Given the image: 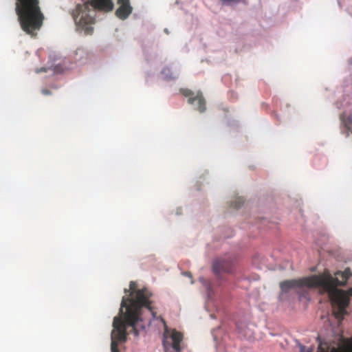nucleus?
Masks as SVG:
<instances>
[{
  "label": "nucleus",
  "instance_id": "nucleus-1",
  "mask_svg": "<svg viewBox=\"0 0 352 352\" xmlns=\"http://www.w3.org/2000/svg\"><path fill=\"white\" fill-rule=\"evenodd\" d=\"M124 292L129 294L122 297L119 316L113 318L111 342L113 340L118 344L125 342L128 334L136 337L146 333L153 320H160L165 325L164 320L157 317L152 309L150 298L153 294L147 288L136 289L135 282L131 281L129 289L125 288Z\"/></svg>",
  "mask_w": 352,
  "mask_h": 352
},
{
  "label": "nucleus",
  "instance_id": "nucleus-2",
  "mask_svg": "<svg viewBox=\"0 0 352 352\" xmlns=\"http://www.w3.org/2000/svg\"><path fill=\"white\" fill-rule=\"evenodd\" d=\"M281 302L289 301L296 296L300 301L310 300L309 289H317L320 294L326 295L333 309L335 318L341 321L346 314L347 298L342 290L333 288L322 275H311L301 279L287 280L280 283Z\"/></svg>",
  "mask_w": 352,
  "mask_h": 352
},
{
  "label": "nucleus",
  "instance_id": "nucleus-3",
  "mask_svg": "<svg viewBox=\"0 0 352 352\" xmlns=\"http://www.w3.org/2000/svg\"><path fill=\"white\" fill-rule=\"evenodd\" d=\"M113 6L112 0H89L77 4L72 11L76 30L86 35L91 34L94 31L92 25L96 22V10L110 11Z\"/></svg>",
  "mask_w": 352,
  "mask_h": 352
},
{
  "label": "nucleus",
  "instance_id": "nucleus-4",
  "mask_svg": "<svg viewBox=\"0 0 352 352\" xmlns=\"http://www.w3.org/2000/svg\"><path fill=\"white\" fill-rule=\"evenodd\" d=\"M235 258L231 255H224L212 261V272L217 280L224 281L223 274H230L233 272Z\"/></svg>",
  "mask_w": 352,
  "mask_h": 352
},
{
  "label": "nucleus",
  "instance_id": "nucleus-5",
  "mask_svg": "<svg viewBox=\"0 0 352 352\" xmlns=\"http://www.w3.org/2000/svg\"><path fill=\"white\" fill-rule=\"evenodd\" d=\"M48 66L41 67L39 69H36L35 72L39 74L41 72H47L52 71L54 75L60 74L65 70L72 69V66L69 61L66 58H61L58 57L55 54H51L49 56Z\"/></svg>",
  "mask_w": 352,
  "mask_h": 352
},
{
  "label": "nucleus",
  "instance_id": "nucleus-6",
  "mask_svg": "<svg viewBox=\"0 0 352 352\" xmlns=\"http://www.w3.org/2000/svg\"><path fill=\"white\" fill-rule=\"evenodd\" d=\"M182 335L175 330H169L165 325L162 344L164 352H180Z\"/></svg>",
  "mask_w": 352,
  "mask_h": 352
},
{
  "label": "nucleus",
  "instance_id": "nucleus-7",
  "mask_svg": "<svg viewBox=\"0 0 352 352\" xmlns=\"http://www.w3.org/2000/svg\"><path fill=\"white\" fill-rule=\"evenodd\" d=\"M15 11L17 15H43L38 0H16Z\"/></svg>",
  "mask_w": 352,
  "mask_h": 352
},
{
  "label": "nucleus",
  "instance_id": "nucleus-8",
  "mask_svg": "<svg viewBox=\"0 0 352 352\" xmlns=\"http://www.w3.org/2000/svg\"><path fill=\"white\" fill-rule=\"evenodd\" d=\"M180 92L186 98H188V103L192 104L195 109H197L201 113L206 110L205 100L200 91L194 93L189 89H181Z\"/></svg>",
  "mask_w": 352,
  "mask_h": 352
},
{
  "label": "nucleus",
  "instance_id": "nucleus-9",
  "mask_svg": "<svg viewBox=\"0 0 352 352\" xmlns=\"http://www.w3.org/2000/svg\"><path fill=\"white\" fill-rule=\"evenodd\" d=\"M351 276H352L351 270L350 268H346L344 272L340 270L337 271L334 276H331L330 274L323 276L326 280L329 282L333 288L338 289V286H344L346 285V280Z\"/></svg>",
  "mask_w": 352,
  "mask_h": 352
},
{
  "label": "nucleus",
  "instance_id": "nucleus-10",
  "mask_svg": "<svg viewBox=\"0 0 352 352\" xmlns=\"http://www.w3.org/2000/svg\"><path fill=\"white\" fill-rule=\"evenodd\" d=\"M256 210L252 209L251 214L247 219L248 224H255L257 225L258 229H264L265 226H267L271 221L268 219L267 217H264L262 215H257L254 214Z\"/></svg>",
  "mask_w": 352,
  "mask_h": 352
},
{
  "label": "nucleus",
  "instance_id": "nucleus-11",
  "mask_svg": "<svg viewBox=\"0 0 352 352\" xmlns=\"http://www.w3.org/2000/svg\"><path fill=\"white\" fill-rule=\"evenodd\" d=\"M118 3L120 6L116 11V16L120 19H126L133 10L129 0H118Z\"/></svg>",
  "mask_w": 352,
  "mask_h": 352
},
{
  "label": "nucleus",
  "instance_id": "nucleus-12",
  "mask_svg": "<svg viewBox=\"0 0 352 352\" xmlns=\"http://www.w3.org/2000/svg\"><path fill=\"white\" fill-rule=\"evenodd\" d=\"M340 120L342 124V133L346 134L348 137L350 132H352V116L351 113L346 111L343 112L340 115Z\"/></svg>",
  "mask_w": 352,
  "mask_h": 352
},
{
  "label": "nucleus",
  "instance_id": "nucleus-13",
  "mask_svg": "<svg viewBox=\"0 0 352 352\" xmlns=\"http://www.w3.org/2000/svg\"><path fill=\"white\" fill-rule=\"evenodd\" d=\"M162 78L166 82L175 80L179 76V71L176 68H173L172 65L164 67L161 72Z\"/></svg>",
  "mask_w": 352,
  "mask_h": 352
},
{
  "label": "nucleus",
  "instance_id": "nucleus-14",
  "mask_svg": "<svg viewBox=\"0 0 352 352\" xmlns=\"http://www.w3.org/2000/svg\"><path fill=\"white\" fill-rule=\"evenodd\" d=\"M235 325L240 336L243 337L245 339H250L253 337V331L245 322L237 321L236 322Z\"/></svg>",
  "mask_w": 352,
  "mask_h": 352
},
{
  "label": "nucleus",
  "instance_id": "nucleus-15",
  "mask_svg": "<svg viewBox=\"0 0 352 352\" xmlns=\"http://www.w3.org/2000/svg\"><path fill=\"white\" fill-rule=\"evenodd\" d=\"M214 342H215V346L217 347L218 344H219L221 340H224L226 334L222 329L221 326H219L217 328H214L211 331Z\"/></svg>",
  "mask_w": 352,
  "mask_h": 352
},
{
  "label": "nucleus",
  "instance_id": "nucleus-16",
  "mask_svg": "<svg viewBox=\"0 0 352 352\" xmlns=\"http://www.w3.org/2000/svg\"><path fill=\"white\" fill-rule=\"evenodd\" d=\"M199 280L201 283V285L205 287L207 292L208 298L209 300L211 299L212 295L214 294L212 284L209 280L206 279L204 277H199Z\"/></svg>",
  "mask_w": 352,
  "mask_h": 352
},
{
  "label": "nucleus",
  "instance_id": "nucleus-17",
  "mask_svg": "<svg viewBox=\"0 0 352 352\" xmlns=\"http://www.w3.org/2000/svg\"><path fill=\"white\" fill-rule=\"evenodd\" d=\"M229 208L231 211L240 209L244 204V200L242 197H237L231 200L229 203Z\"/></svg>",
  "mask_w": 352,
  "mask_h": 352
},
{
  "label": "nucleus",
  "instance_id": "nucleus-18",
  "mask_svg": "<svg viewBox=\"0 0 352 352\" xmlns=\"http://www.w3.org/2000/svg\"><path fill=\"white\" fill-rule=\"evenodd\" d=\"M223 6H235L243 0H219Z\"/></svg>",
  "mask_w": 352,
  "mask_h": 352
},
{
  "label": "nucleus",
  "instance_id": "nucleus-19",
  "mask_svg": "<svg viewBox=\"0 0 352 352\" xmlns=\"http://www.w3.org/2000/svg\"><path fill=\"white\" fill-rule=\"evenodd\" d=\"M142 47H143V52L145 55L146 60L148 63H149L152 60L153 58H156L157 55L155 53L148 54V51L146 49V47L144 45H143Z\"/></svg>",
  "mask_w": 352,
  "mask_h": 352
},
{
  "label": "nucleus",
  "instance_id": "nucleus-20",
  "mask_svg": "<svg viewBox=\"0 0 352 352\" xmlns=\"http://www.w3.org/2000/svg\"><path fill=\"white\" fill-rule=\"evenodd\" d=\"M297 346H298L300 352H311V349H307L305 345L302 344L298 340H296Z\"/></svg>",
  "mask_w": 352,
  "mask_h": 352
},
{
  "label": "nucleus",
  "instance_id": "nucleus-21",
  "mask_svg": "<svg viewBox=\"0 0 352 352\" xmlns=\"http://www.w3.org/2000/svg\"><path fill=\"white\" fill-rule=\"evenodd\" d=\"M118 346V344L116 341L113 340V342L111 343V352H120Z\"/></svg>",
  "mask_w": 352,
  "mask_h": 352
},
{
  "label": "nucleus",
  "instance_id": "nucleus-22",
  "mask_svg": "<svg viewBox=\"0 0 352 352\" xmlns=\"http://www.w3.org/2000/svg\"><path fill=\"white\" fill-rule=\"evenodd\" d=\"M41 92L43 95H46V96L51 94V91L47 89H43Z\"/></svg>",
  "mask_w": 352,
  "mask_h": 352
},
{
  "label": "nucleus",
  "instance_id": "nucleus-23",
  "mask_svg": "<svg viewBox=\"0 0 352 352\" xmlns=\"http://www.w3.org/2000/svg\"><path fill=\"white\" fill-rule=\"evenodd\" d=\"M182 274L185 276H187V277H189L190 278H192V274L190 272H183Z\"/></svg>",
  "mask_w": 352,
  "mask_h": 352
},
{
  "label": "nucleus",
  "instance_id": "nucleus-24",
  "mask_svg": "<svg viewBox=\"0 0 352 352\" xmlns=\"http://www.w3.org/2000/svg\"><path fill=\"white\" fill-rule=\"evenodd\" d=\"M230 98L236 99L237 98L236 94L234 91L230 92Z\"/></svg>",
  "mask_w": 352,
  "mask_h": 352
},
{
  "label": "nucleus",
  "instance_id": "nucleus-25",
  "mask_svg": "<svg viewBox=\"0 0 352 352\" xmlns=\"http://www.w3.org/2000/svg\"><path fill=\"white\" fill-rule=\"evenodd\" d=\"M152 76L151 73L146 72V82H148L149 78Z\"/></svg>",
  "mask_w": 352,
  "mask_h": 352
},
{
  "label": "nucleus",
  "instance_id": "nucleus-26",
  "mask_svg": "<svg viewBox=\"0 0 352 352\" xmlns=\"http://www.w3.org/2000/svg\"><path fill=\"white\" fill-rule=\"evenodd\" d=\"M232 236V230H230V234H224V238H230Z\"/></svg>",
  "mask_w": 352,
  "mask_h": 352
},
{
  "label": "nucleus",
  "instance_id": "nucleus-27",
  "mask_svg": "<svg viewBox=\"0 0 352 352\" xmlns=\"http://www.w3.org/2000/svg\"><path fill=\"white\" fill-rule=\"evenodd\" d=\"M344 105L342 104H339L338 102H336V107L338 109H340L342 107H343Z\"/></svg>",
  "mask_w": 352,
  "mask_h": 352
},
{
  "label": "nucleus",
  "instance_id": "nucleus-28",
  "mask_svg": "<svg viewBox=\"0 0 352 352\" xmlns=\"http://www.w3.org/2000/svg\"><path fill=\"white\" fill-rule=\"evenodd\" d=\"M210 318H211L212 319H215V318H217L216 316H215L214 314H211L210 315Z\"/></svg>",
  "mask_w": 352,
  "mask_h": 352
},
{
  "label": "nucleus",
  "instance_id": "nucleus-29",
  "mask_svg": "<svg viewBox=\"0 0 352 352\" xmlns=\"http://www.w3.org/2000/svg\"><path fill=\"white\" fill-rule=\"evenodd\" d=\"M50 87H51L52 88H54V89H58V86H56V85H54V84H52V85H50Z\"/></svg>",
  "mask_w": 352,
  "mask_h": 352
},
{
  "label": "nucleus",
  "instance_id": "nucleus-30",
  "mask_svg": "<svg viewBox=\"0 0 352 352\" xmlns=\"http://www.w3.org/2000/svg\"><path fill=\"white\" fill-rule=\"evenodd\" d=\"M78 53H82V50H78L76 52V54L77 55Z\"/></svg>",
  "mask_w": 352,
  "mask_h": 352
},
{
  "label": "nucleus",
  "instance_id": "nucleus-31",
  "mask_svg": "<svg viewBox=\"0 0 352 352\" xmlns=\"http://www.w3.org/2000/svg\"><path fill=\"white\" fill-rule=\"evenodd\" d=\"M337 1H338V6H339L340 8H342V4H341V1H340V0H337Z\"/></svg>",
  "mask_w": 352,
  "mask_h": 352
},
{
  "label": "nucleus",
  "instance_id": "nucleus-32",
  "mask_svg": "<svg viewBox=\"0 0 352 352\" xmlns=\"http://www.w3.org/2000/svg\"><path fill=\"white\" fill-rule=\"evenodd\" d=\"M164 32H166L167 34H169V31H168V28L164 29Z\"/></svg>",
  "mask_w": 352,
  "mask_h": 352
},
{
  "label": "nucleus",
  "instance_id": "nucleus-33",
  "mask_svg": "<svg viewBox=\"0 0 352 352\" xmlns=\"http://www.w3.org/2000/svg\"><path fill=\"white\" fill-rule=\"evenodd\" d=\"M349 63L352 65V58L349 60Z\"/></svg>",
  "mask_w": 352,
  "mask_h": 352
},
{
  "label": "nucleus",
  "instance_id": "nucleus-34",
  "mask_svg": "<svg viewBox=\"0 0 352 352\" xmlns=\"http://www.w3.org/2000/svg\"><path fill=\"white\" fill-rule=\"evenodd\" d=\"M180 214V211H179V209H178L177 211V214Z\"/></svg>",
  "mask_w": 352,
  "mask_h": 352
},
{
  "label": "nucleus",
  "instance_id": "nucleus-35",
  "mask_svg": "<svg viewBox=\"0 0 352 352\" xmlns=\"http://www.w3.org/2000/svg\"><path fill=\"white\" fill-rule=\"evenodd\" d=\"M190 283H191V284H193L194 283V280L192 279Z\"/></svg>",
  "mask_w": 352,
  "mask_h": 352
},
{
  "label": "nucleus",
  "instance_id": "nucleus-36",
  "mask_svg": "<svg viewBox=\"0 0 352 352\" xmlns=\"http://www.w3.org/2000/svg\"><path fill=\"white\" fill-rule=\"evenodd\" d=\"M275 116L277 118V119H278V116L277 114H275Z\"/></svg>",
  "mask_w": 352,
  "mask_h": 352
}]
</instances>
